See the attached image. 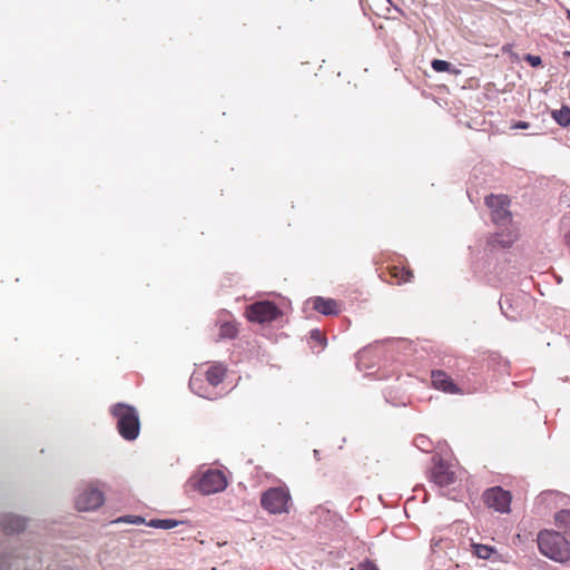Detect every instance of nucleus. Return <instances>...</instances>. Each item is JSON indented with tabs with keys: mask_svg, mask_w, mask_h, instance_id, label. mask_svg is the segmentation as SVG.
Segmentation results:
<instances>
[{
	"mask_svg": "<svg viewBox=\"0 0 570 570\" xmlns=\"http://www.w3.org/2000/svg\"><path fill=\"white\" fill-rule=\"evenodd\" d=\"M539 551L556 562H567L570 559V543L560 532L541 530L538 533Z\"/></svg>",
	"mask_w": 570,
	"mask_h": 570,
	"instance_id": "nucleus-1",
	"label": "nucleus"
},
{
	"mask_svg": "<svg viewBox=\"0 0 570 570\" xmlns=\"http://www.w3.org/2000/svg\"><path fill=\"white\" fill-rule=\"evenodd\" d=\"M110 413L117 420V430L122 439L134 441L140 432V420L135 406L126 403H116Z\"/></svg>",
	"mask_w": 570,
	"mask_h": 570,
	"instance_id": "nucleus-2",
	"label": "nucleus"
},
{
	"mask_svg": "<svg viewBox=\"0 0 570 570\" xmlns=\"http://www.w3.org/2000/svg\"><path fill=\"white\" fill-rule=\"evenodd\" d=\"M187 484L203 495L222 492L227 487L224 473L219 470H207L189 478Z\"/></svg>",
	"mask_w": 570,
	"mask_h": 570,
	"instance_id": "nucleus-3",
	"label": "nucleus"
},
{
	"mask_svg": "<svg viewBox=\"0 0 570 570\" xmlns=\"http://www.w3.org/2000/svg\"><path fill=\"white\" fill-rule=\"evenodd\" d=\"M291 494L285 488H269L262 493L261 505L271 514L288 512Z\"/></svg>",
	"mask_w": 570,
	"mask_h": 570,
	"instance_id": "nucleus-4",
	"label": "nucleus"
},
{
	"mask_svg": "<svg viewBox=\"0 0 570 570\" xmlns=\"http://www.w3.org/2000/svg\"><path fill=\"white\" fill-rule=\"evenodd\" d=\"M245 315L252 323H271L283 315L278 306L269 301H258L246 307Z\"/></svg>",
	"mask_w": 570,
	"mask_h": 570,
	"instance_id": "nucleus-5",
	"label": "nucleus"
},
{
	"mask_svg": "<svg viewBox=\"0 0 570 570\" xmlns=\"http://www.w3.org/2000/svg\"><path fill=\"white\" fill-rule=\"evenodd\" d=\"M485 205L490 208L495 225L504 227L511 222L508 196L491 194L485 197Z\"/></svg>",
	"mask_w": 570,
	"mask_h": 570,
	"instance_id": "nucleus-6",
	"label": "nucleus"
},
{
	"mask_svg": "<svg viewBox=\"0 0 570 570\" xmlns=\"http://www.w3.org/2000/svg\"><path fill=\"white\" fill-rule=\"evenodd\" d=\"M105 502L104 492L92 484H88L76 497V508L79 511H94Z\"/></svg>",
	"mask_w": 570,
	"mask_h": 570,
	"instance_id": "nucleus-7",
	"label": "nucleus"
},
{
	"mask_svg": "<svg viewBox=\"0 0 570 570\" xmlns=\"http://www.w3.org/2000/svg\"><path fill=\"white\" fill-rule=\"evenodd\" d=\"M483 499L490 509L500 513L510 512L511 494L501 487L488 489L483 494Z\"/></svg>",
	"mask_w": 570,
	"mask_h": 570,
	"instance_id": "nucleus-8",
	"label": "nucleus"
},
{
	"mask_svg": "<svg viewBox=\"0 0 570 570\" xmlns=\"http://www.w3.org/2000/svg\"><path fill=\"white\" fill-rule=\"evenodd\" d=\"M434 465L431 470L430 480L434 485L442 489L455 481V473L449 469L441 458H433Z\"/></svg>",
	"mask_w": 570,
	"mask_h": 570,
	"instance_id": "nucleus-9",
	"label": "nucleus"
},
{
	"mask_svg": "<svg viewBox=\"0 0 570 570\" xmlns=\"http://www.w3.org/2000/svg\"><path fill=\"white\" fill-rule=\"evenodd\" d=\"M431 380L434 389L440 390L444 393L458 394L460 392L459 386L443 371H432Z\"/></svg>",
	"mask_w": 570,
	"mask_h": 570,
	"instance_id": "nucleus-10",
	"label": "nucleus"
},
{
	"mask_svg": "<svg viewBox=\"0 0 570 570\" xmlns=\"http://www.w3.org/2000/svg\"><path fill=\"white\" fill-rule=\"evenodd\" d=\"M0 525L6 533H19L26 529L27 519L13 513H6L0 517Z\"/></svg>",
	"mask_w": 570,
	"mask_h": 570,
	"instance_id": "nucleus-11",
	"label": "nucleus"
},
{
	"mask_svg": "<svg viewBox=\"0 0 570 570\" xmlns=\"http://www.w3.org/2000/svg\"><path fill=\"white\" fill-rule=\"evenodd\" d=\"M313 308L325 316L337 315L341 313L340 304L333 298L315 296L313 298Z\"/></svg>",
	"mask_w": 570,
	"mask_h": 570,
	"instance_id": "nucleus-12",
	"label": "nucleus"
},
{
	"mask_svg": "<svg viewBox=\"0 0 570 570\" xmlns=\"http://www.w3.org/2000/svg\"><path fill=\"white\" fill-rule=\"evenodd\" d=\"M225 376V368L222 365H213L206 372V380L213 387L219 385Z\"/></svg>",
	"mask_w": 570,
	"mask_h": 570,
	"instance_id": "nucleus-13",
	"label": "nucleus"
},
{
	"mask_svg": "<svg viewBox=\"0 0 570 570\" xmlns=\"http://www.w3.org/2000/svg\"><path fill=\"white\" fill-rule=\"evenodd\" d=\"M379 347L380 344L368 345L356 353V365L360 370H362L363 367L370 368L366 362L372 355V353L376 351Z\"/></svg>",
	"mask_w": 570,
	"mask_h": 570,
	"instance_id": "nucleus-14",
	"label": "nucleus"
},
{
	"mask_svg": "<svg viewBox=\"0 0 570 570\" xmlns=\"http://www.w3.org/2000/svg\"><path fill=\"white\" fill-rule=\"evenodd\" d=\"M473 553L483 560H490L493 554H497V550L492 546L473 543L472 544Z\"/></svg>",
	"mask_w": 570,
	"mask_h": 570,
	"instance_id": "nucleus-15",
	"label": "nucleus"
},
{
	"mask_svg": "<svg viewBox=\"0 0 570 570\" xmlns=\"http://www.w3.org/2000/svg\"><path fill=\"white\" fill-rule=\"evenodd\" d=\"M554 521L557 527L570 535V510H561L556 517Z\"/></svg>",
	"mask_w": 570,
	"mask_h": 570,
	"instance_id": "nucleus-16",
	"label": "nucleus"
},
{
	"mask_svg": "<svg viewBox=\"0 0 570 570\" xmlns=\"http://www.w3.org/2000/svg\"><path fill=\"white\" fill-rule=\"evenodd\" d=\"M552 118L561 127L569 126L570 125V108L568 106H562L560 109L553 110Z\"/></svg>",
	"mask_w": 570,
	"mask_h": 570,
	"instance_id": "nucleus-17",
	"label": "nucleus"
},
{
	"mask_svg": "<svg viewBox=\"0 0 570 570\" xmlns=\"http://www.w3.org/2000/svg\"><path fill=\"white\" fill-rule=\"evenodd\" d=\"M391 276L397 279V284L409 283L413 278L411 269L394 266L391 268Z\"/></svg>",
	"mask_w": 570,
	"mask_h": 570,
	"instance_id": "nucleus-18",
	"label": "nucleus"
},
{
	"mask_svg": "<svg viewBox=\"0 0 570 570\" xmlns=\"http://www.w3.org/2000/svg\"><path fill=\"white\" fill-rule=\"evenodd\" d=\"M180 523V521H177L175 519H151L148 522V525L155 529L169 530L177 527Z\"/></svg>",
	"mask_w": 570,
	"mask_h": 570,
	"instance_id": "nucleus-19",
	"label": "nucleus"
},
{
	"mask_svg": "<svg viewBox=\"0 0 570 570\" xmlns=\"http://www.w3.org/2000/svg\"><path fill=\"white\" fill-rule=\"evenodd\" d=\"M189 387L198 396H202L204 399H209L210 397L209 394H207L206 391L203 389L202 379L198 375H196V374H193L190 376Z\"/></svg>",
	"mask_w": 570,
	"mask_h": 570,
	"instance_id": "nucleus-20",
	"label": "nucleus"
},
{
	"mask_svg": "<svg viewBox=\"0 0 570 570\" xmlns=\"http://www.w3.org/2000/svg\"><path fill=\"white\" fill-rule=\"evenodd\" d=\"M431 67L436 72H444V71H449V72H452V73H456L458 72V70L455 69L454 66H452L450 62H448L445 60H441V59L432 60Z\"/></svg>",
	"mask_w": 570,
	"mask_h": 570,
	"instance_id": "nucleus-21",
	"label": "nucleus"
},
{
	"mask_svg": "<svg viewBox=\"0 0 570 570\" xmlns=\"http://www.w3.org/2000/svg\"><path fill=\"white\" fill-rule=\"evenodd\" d=\"M500 308L507 318L517 320V313H514L510 297L505 296L500 301Z\"/></svg>",
	"mask_w": 570,
	"mask_h": 570,
	"instance_id": "nucleus-22",
	"label": "nucleus"
},
{
	"mask_svg": "<svg viewBox=\"0 0 570 570\" xmlns=\"http://www.w3.org/2000/svg\"><path fill=\"white\" fill-rule=\"evenodd\" d=\"M489 365L494 370L502 372L508 367L509 362L498 354H491L489 357Z\"/></svg>",
	"mask_w": 570,
	"mask_h": 570,
	"instance_id": "nucleus-23",
	"label": "nucleus"
},
{
	"mask_svg": "<svg viewBox=\"0 0 570 570\" xmlns=\"http://www.w3.org/2000/svg\"><path fill=\"white\" fill-rule=\"evenodd\" d=\"M414 444L417 449L422 450L423 452H430L431 451V441L425 435H417L414 439Z\"/></svg>",
	"mask_w": 570,
	"mask_h": 570,
	"instance_id": "nucleus-24",
	"label": "nucleus"
},
{
	"mask_svg": "<svg viewBox=\"0 0 570 570\" xmlns=\"http://www.w3.org/2000/svg\"><path fill=\"white\" fill-rule=\"evenodd\" d=\"M237 335V328L229 324V323H225L222 325L220 327V336L223 337H226V338H234L236 337Z\"/></svg>",
	"mask_w": 570,
	"mask_h": 570,
	"instance_id": "nucleus-25",
	"label": "nucleus"
},
{
	"mask_svg": "<svg viewBox=\"0 0 570 570\" xmlns=\"http://www.w3.org/2000/svg\"><path fill=\"white\" fill-rule=\"evenodd\" d=\"M513 242H514V237L512 235H508L505 238L502 234L497 233L493 237V243H497V244L501 245L502 247H509L512 245Z\"/></svg>",
	"mask_w": 570,
	"mask_h": 570,
	"instance_id": "nucleus-26",
	"label": "nucleus"
},
{
	"mask_svg": "<svg viewBox=\"0 0 570 570\" xmlns=\"http://www.w3.org/2000/svg\"><path fill=\"white\" fill-rule=\"evenodd\" d=\"M312 514L316 518V519H322L323 517L325 518V521L327 519H332L334 517V514H332V512L327 509H325L324 507H316L315 510L312 512Z\"/></svg>",
	"mask_w": 570,
	"mask_h": 570,
	"instance_id": "nucleus-27",
	"label": "nucleus"
},
{
	"mask_svg": "<svg viewBox=\"0 0 570 570\" xmlns=\"http://www.w3.org/2000/svg\"><path fill=\"white\" fill-rule=\"evenodd\" d=\"M309 338L321 345L326 343L325 336L322 334V332L317 328H314L309 332Z\"/></svg>",
	"mask_w": 570,
	"mask_h": 570,
	"instance_id": "nucleus-28",
	"label": "nucleus"
},
{
	"mask_svg": "<svg viewBox=\"0 0 570 570\" xmlns=\"http://www.w3.org/2000/svg\"><path fill=\"white\" fill-rule=\"evenodd\" d=\"M531 67H540L542 65V59L540 56H534V55H525L524 58H523Z\"/></svg>",
	"mask_w": 570,
	"mask_h": 570,
	"instance_id": "nucleus-29",
	"label": "nucleus"
},
{
	"mask_svg": "<svg viewBox=\"0 0 570 570\" xmlns=\"http://www.w3.org/2000/svg\"><path fill=\"white\" fill-rule=\"evenodd\" d=\"M358 570H380V569L374 563V561H372L370 559H365L364 561L358 563Z\"/></svg>",
	"mask_w": 570,
	"mask_h": 570,
	"instance_id": "nucleus-30",
	"label": "nucleus"
},
{
	"mask_svg": "<svg viewBox=\"0 0 570 570\" xmlns=\"http://www.w3.org/2000/svg\"><path fill=\"white\" fill-rule=\"evenodd\" d=\"M126 522H129V523H135V524H140L142 523L145 520L141 518V517H126L124 519Z\"/></svg>",
	"mask_w": 570,
	"mask_h": 570,
	"instance_id": "nucleus-31",
	"label": "nucleus"
},
{
	"mask_svg": "<svg viewBox=\"0 0 570 570\" xmlns=\"http://www.w3.org/2000/svg\"><path fill=\"white\" fill-rule=\"evenodd\" d=\"M530 127V124L527 122V121H518L513 128H517V129H528Z\"/></svg>",
	"mask_w": 570,
	"mask_h": 570,
	"instance_id": "nucleus-32",
	"label": "nucleus"
},
{
	"mask_svg": "<svg viewBox=\"0 0 570 570\" xmlns=\"http://www.w3.org/2000/svg\"><path fill=\"white\" fill-rule=\"evenodd\" d=\"M318 454H320L318 450H314V456L318 458Z\"/></svg>",
	"mask_w": 570,
	"mask_h": 570,
	"instance_id": "nucleus-33",
	"label": "nucleus"
},
{
	"mask_svg": "<svg viewBox=\"0 0 570 570\" xmlns=\"http://www.w3.org/2000/svg\"><path fill=\"white\" fill-rule=\"evenodd\" d=\"M548 494H549V493H541V494H540V499H542V500H543V499L546 498V495H548Z\"/></svg>",
	"mask_w": 570,
	"mask_h": 570,
	"instance_id": "nucleus-34",
	"label": "nucleus"
},
{
	"mask_svg": "<svg viewBox=\"0 0 570 570\" xmlns=\"http://www.w3.org/2000/svg\"><path fill=\"white\" fill-rule=\"evenodd\" d=\"M567 18L570 20V10L567 9Z\"/></svg>",
	"mask_w": 570,
	"mask_h": 570,
	"instance_id": "nucleus-35",
	"label": "nucleus"
},
{
	"mask_svg": "<svg viewBox=\"0 0 570 570\" xmlns=\"http://www.w3.org/2000/svg\"><path fill=\"white\" fill-rule=\"evenodd\" d=\"M564 55H566V56H570V51H566V52H564Z\"/></svg>",
	"mask_w": 570,
	"mask_h": 570,
	"instance_id": "nucleus-36",
	"label": "nucleus"
}]
</instances>
